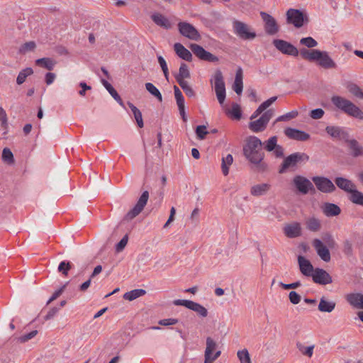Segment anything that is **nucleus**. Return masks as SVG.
I'll return each mask as SVG.
<instances>
[{"mask_svg": "<svg viewBox=\"0 0 363 363\" xmlns=\"http://www.w3.org/2000/svg\"><path fill=\"white\" fill-rule=\"evenodd\" d=\"M284 133L288 138L300 141L307 140L310 138L306 132L291 128H286Z\"/></svg>", "mask_w": 363, "mask_h": 363, "instance_id": "obj_23", "label": "nucleus"}, {"mask_svg": "<svg viewBox=\"0 0 363 363\" xmlns=\"http://www.w3.org/2000/svg\"><path fill=\"white\" fill-rule=\"evenodd\" d=\"M146 294V291L142 289H137L126 292L123 295V298L129 301H132L140 296H144Z\"/></svg>", "mask_w": 363, "mask_h": 363, "instance_id": "obj_34", "label": "nucleus"}, {"mask_svg": "<svg viewBox=\"0 0 363 363\" xmlns=\"http://www.w3.org/2000/svg\"><path fill=\"white\" fill-rule=\"evenodd\" d=\"M0 122L1 127L6 130L8 128V118L5 110L2 107H0Z\"/></svg>", "mask_w": 363, "mask_h": 363, "instance_id": "obj_57", "label": "nucleus"}, {"mask_svg": "<svg viewBox=\"0 0 363 363\" xmlns=\"http://www.w3.org/2000/svg\"><path fill=\"white\" fill-rule=\"evenodd\" d=\"M190 77V72L188 66L182 63L179 67V74L176 77L177 82L180 84V82H186L185 79Z\"/></svg>", "mask_w": 363, "mask_h": 363, "instance_id": "obj_37", "label": "nucleus"}, {"mask_svg": "<svg viewBox=\"0 0 363 363\" xmlns=\"http://www.w3.org/2000/svg\"><path fill=\"white\" fill-rule=\"evenodd\" d=\"M179 33L184 37L194 41H199L201 39L198 30L191 23L182 21L178 23Z\"/></svg>", "mask_w": 363, "mask_h": 363, "instance_id": "obj_7", "label": "nucleus"}, {"mask_svg": "<svg viewBox=\"0 0 363 363\" xmlns=\"http://www.w3.org/2000/svg\"><path fill=\"white\" fill-rule=\"evenodd\" d=\"M1 157L3 161L9 164H12L14 162L13 155L8 147H5L3 150Z\"/></svg>", "mask_w": 363, "mask_h": 363, "instance_id": "obj_46", "label": "nucleus"}, {"mask_svg": "<svg viewBox=\"0 0 363 363\" xmlns=\"http://www.w3.org/2000/svg\"><path fill=\"white\" fill-rule=\"evenodd\" d=\"M231 116L236 120H240L242 116L241 109L238 104H235L232 106L231 110L229 111Z\"/></svg>", "mask_w": 363, "mask_h": 363, "instance_id": "obj_54", "label": "nucleus"}, {"mask_svg": "<svg viewBox=\"0 0 363 363\" xmlns=\"http://www.w3.org/2000/svg\"><path fill=\"white\" fill-rule=\"evenodd\" d=\"M286 18L287 22L293 24L296 28L302 27L304 23V15L298 9H289L286 12Z\"/></svg>", "mask_w": 363, "mask_h": 363, "instance_id": "obj_13", "label": "nucleus"}, {"mask_svg": "<svg viewBox=\"0 0 363 363\" xmlns=\"http://www.w3.org/2000/svg\"><path fill=\"white\" fill-rule=\"evenodd\" d=\"M233 90L237 94H240L242 91L243 84H242V70L240 67L238 69L235 74L234 84L233 86Z\"/></svg>", "mask_w": 363, "mask_h": 363, "instance_id": "obj_32", "label": "nucleus"}, {"mask_svg": "<svg viewBox=\"0 0 363 363\" xmlns=\"http://www.w3.org/2000/svg\"><path fill=\"white\" fill-rule=\"evenodd\" d=\"M273 45L283 54L294 57L300 54L303 59L310 62H316L320 67L324 69H336L337 67V63L326 51L317 49L308 50L306 48H301L298 50L290 43L279 39L274 40Z\"/></svg>", "mask_w": 363, "mask_h": 363, "instance_id": "obj_1", "label": "nucleus"}, {"mask_svg": "<svg viewBox=\"0 0 363 363\" xmlns=\"http://www.w3.org/2000/svg\"><path fill=\"white\" fill-rule=\"evenodd\" d=\"M101 83L104 86L106 89L108 91V93L111 95V96L121 105H123V101L121 96L118 95V94L112 86V85L105 79H101Z\"/></svg>", "mask_w": 363, "mask_h": 363, "instance_id": "obj_38", "label": "nucleus"}, {"mask_svg": "<svg viewBox=\"0 0 363 363\" xmlns=\"http://www.w3.org/2000/svg\"><path fill=\"white\" fill-rule=\"evenodd\" d=\"M301 284L300 281H296L291 284H284L282 282H279V286L284 289H297L301 286Z\"/></svg>", "mask_w": 363, "mask_h": 363, "instance_id": "obj_62", "label": "nucleus"}, {"mask_svg": "<svg viewBox=\"0 0 363 363\" xmlns=\"http://www.w3.org/2000/svg\"><path fill=\"white\" fill-rule=\"evenodd\" d=\"M323 240L329 248H334L336 246L334 238L329 233H326L323 236Z\"/></svg>", "mask_w": 363, "mask_h": 363, "instance_id": "obj_56", "label": "nucleus"}, {"mask_svg": "<svg viewBox=\"0 0 363 363\" xmlns=\"http://www.w3.org/2000/svg\"><path fill=\"white\" fill-rule=\"evenodd\" d=\"M306 226L310 231L317 232L321 228V223L319 219L315 217H311L306 220Z\"/></svg>", "mask_w": 363, "mask_h": 363, "instance_id": "obj_35", "label": "nucleus"}, {"mask_svg": "<svg viewBox=\"0 0 363 363\" xmlns=\"http://www.w3.org/2000/svg\"><path fill=\"white\" fill-rule=\"evenodd\" d=\"M299 43L308 48H313L318 45V42L312 37L302 38Z\"/></svg>", "mask_w": 363, "mask_h": 363, "instance_id": "obj_47", "label": "nucleus"}, {"mask_svg": "<svg viewBox=\"0 0 363 363\" xmlns=\"http://www.w3.org/2000/svg\"><path fill=\"white\" fill-rule=\"evenodd\" d=\"M274 111L273 109L267 110L259 118L254 121H251L249 123L250 129L255 133L263 131L265 130L269 121L274 116Z\"/></svg>", "mask_w": 363, "mask_h": 363, "instance_id": "obj_6", "label": "nucleus"}, {"mask_svg": "<svg viewBox=\"0 0 363 363\" xmlns=\"http://www.w3.org/2000/svg\"><path fill=\"white\" fill-rule=\"evenodd\" d=\"M151 18L153 22L158 26L162 27L165 29H169L172 27V24L169 19L160 13H153L151 16Z\"/></svg>", "mask_w": 363, "mask_h": 363, "instance_id": "obj_27", "label": "nucleus"}, {"mask_svg": "<svg viewBox=\"0 0 363 363\" xmlns=\"http://www.w3.org/2000/svg\"><path fill=\"white\" fill-rule=\"evenodd\" d=\"M292 184L299 193L303 195L314 190L313 183L303 176L296 175L292 179Z\"/></svg>", "mask_w": 363, "mask_h": 363, "instance_id": "obj_11", "label": "nucleus"}, {"mask_svg": "<svg viewBox=\"0 0 363 363\" xmlns=\"http://www.w3.org/2000/svg\"><path fill=\"white\" fill-rule=\"evenodd\" d=\"M301 226L299 223L294 222L287 224L284 228L285 235L290 238H297L301 235Z\"/></svg>", "mask_w": 363, "mask_h": 363, "instance_id": "obj_20", "label": "nucleus"}, {"mask_svg": "<svg viewBox=\"0 0 363 363\" xmlns=\"http://www.w3.org/2000/svg\"><path fill=\"white\" fill-rule=\"evenodd\" d=\"M296 347L299 350V352L305 356H307L308 357H311L313 354V350L315 348V345H312L310 346H305L301 342L296 343Z\"/></svg>", "mask_w": 363, "mask_h": 363, "instance_id": "obj_43", "label": "nucleus"}, {"mask_svg": "<svg viewBox=\"0 0 363 363\" xmlns=\"http://www.w3.org/2000/svg\"><path fill=\"white\" fill-rule=\"evenodd\" d=\"M323 213L328 217L338 216L340 212V208L334 203H325L322 207Z\"/></svg>", "mask_w": 363, "mask_h": 363, "instance_id": "obj_29", "label": "nucleus"}, {"mask_svg": "<svg viewBox=\"0 0 363 363\" xmlns=\"http://www.w3.org/2000/svg\"><path fill=\"white\" fill-rule=\"evenodd\" d=\"M277 145V138L276 136L271 137L267 141H266L265 149L268 152L273 151Z\"/></svg>", "mask_w": 363, "mask_h": 363, "instance_id": "obj_50", "label": "nucleus"}, {"mask_svg": "<svg viewBox=\"0 0 363 363\" xmlns=\"http://www.w3.org/2000/svg\"><path fill=\"white\" fill-rule=\"evenodd\" d=\"M233 162V157L230 154H228L225 157L222 158L221 168L222 172L225 176L228 174L229 167L232 164Z\"/></svg>", "mask_w": 363, "mask_h": 363, "instance_id": "obj_41", "label": "nucleus"}, {"mask_svg": "<svg viewBox=\"0 0 363 363\" xmlns=\"http://www.w3.org/2000/svg\"><path fill=\"white\" fill-rule=\"evenodd\" d=\"M335 182L338 188L349 194L357 187L351 180L344 177H336Z\"/></svg>", "mask_w": 363, "mask_h": 363, "instance_id": "obj_24", "label": "nucleus"}, {"mask_svg": "<svg viewBox=\"0 0 363 363\" xmlns=\"http://www.w3.org/2000/svg\"><path fill=\"white\" fill-rule=\"evenodd\" d=\"M260 16L264 22V29L267 33L274 35L279 31V26L276 20L269 14L262 11Z\"/></svg>", "mask_w": 363, "mask_h": 363, "instance_id": "obj_14", "label": "nucleus"}, {"mask_svg": "<svg viewBox=\"0 0 363 363\" xmlns=\"http://www.w3.org/2000/svg\"><path fill=\"white\" fill-rule=\"evenodd\" d=\"M157 60H158V62L161 67V69L164 73V75L166 79L168 80L169 79V70H168L167 64L165 60L161 55L157 57Z\"/></svg>", "mask_w": 363, "mask_h": 363, "instance_id": "obj_52", "label": "nucleus"}, {"mask_svg": "<svg viewBox=\"0 0 363 363\" xmlns=\"http://www.w3.org/2000/svg\"><path fill=\"white\" fill-rule=\"evenodd\" d=\"M56 64L57 62L50 57H43L35 60V65L48 70H52Z\"/></svg>", "mask_w": 363, "mask_h": 363, "instance_id": "obj_33", "label": "nucleus"}, {"mask_svg": "<svg viewBox=\"0 0 363 363\" xmlns=\"http://www.w3.org/2000/svg\"><path fill=\"white\" fill-rule=\"evenodd\" d=\"M233 29L235 33L243 40H253L256 37V33L252 28L242 21H235Z\"/></svg>", "mask_w": 363, "mask_h": 363, "instance_id": "obj_8", "label": "nucleus"}, {"mask_svg": "<svg viewBox=\"0 0 363 363\" xmlns=\"http://www.w3.org/2000/svg\"><path fill=\"white\" fill-rule=\"evenodd\" d=\"M315 283L326 285L333 282L331 276L324 269L316 268L312 274Z\"/></svg>", "mask_w": 363, "mask_h": 363, "instance_id": "obj_17", "label": "nucleus"}, {"mask_svg": "<svg viewBox=\"0 0 363 363\" xmlns=\"http://www.w3.org/2000/svg\"><path fill=\"white\" fill-rule=\"evenodd\" d=\"M196 133L199 139L203 140L208 134L206 127L205 125H199L196 127Z\"/></svg>", "mask_w": 363, "mask_h": 363, "instance_id": "obj_58", "label": "nucleus"}, {"mask_svg": "<svg viewBox=\"0 0 363 363\" xmlns=\"http://www.w3.org/2000/svg\"><path fill=\"white\" fill-rule=\"evenodd\" d=\"M348 199L354 204L363 206V193L358 191L357 187L349 194Z\"/></svg>", "mask_w": 363, "mask_h": 363, "instance_id": "obj_36", "label": "nucleus"}, {"mask_svg": "<svg viewBox=\"0 0 363 363\" xmlns=\"http://www.w3.org/2000/svg\"><path fill=\"white\" fill-rule=\"evenodd\" d=\"M237 357L240 363H252L250 353L247 349H242L237 352Z\"/></svg>", "mask_w": 363, "mask_h": 363, "instance_id": "obj_45", "label": "nucleus"}, {"mask_svg": "<svg viewBox=\"0 0 363 363\" xmlns=\"http://www.w3.org/2000/svg\"><path fill=\"white\" fill-rule=\"evenodd\" d=\"M326 133L333 138L345 140L348 137V133L340 126L328 125L325 128Z\"/></svg>", "mask_w": 363, "mask_h": 363, "instance_id": "obj_19", "label": "nucleus"}, {"mask_svg": "<svg viewBox=\"0 0 363 363\" xmlns=\"http://www.w3.org/2000/svg\"><path fill=\"white\" fill-rule=\"evenodd\" d=\"M325 112L322 108H315L311 111L310 116L313 119H320L323 118Z\"/></svg>", "mask_w": 363, "mask_h": 363, "instance_id": "obj_60", "label": "nucleus"}, {"mask_svg": "<svg viewBox=\"0 0 363 363\" xmlns=\"http://www.w3.org/2000/svg\"><path fill=\"white\" fill-rule=\"evenodd\" d=\"M347 303L354 308L363 310V294L360 293H350L346 295Z\"/></svg>", "mask_w": 363, "mask_h": 363, "instance_id": "obj_21", "label": "nucleus"}, {"mask_svg": "<svg viewBox=\"0 0 363 363\" xmlns=\"http://www.w3.org/2000/svg\"><path fill=\"white\" fill-rule=\"evenodd\" d=\"M298 263L300 271L304 276H312L315 269L308 259L301 255H299L298 257Z\"/></svg>", "mask_w": 363, "mask_h": 363, "instance_id": "obj_22", "label": "nucleus"}, {"mask_svg": "<svg viewBox=\"0 0 363 363\" xmlns=\"http://www.w3.org/2000/svg\"><path fill=\"white\" fill-rule=\"evenodd\" d=\"M298 113L297 111H296V110L292 111L289 112V113H286L284 115L279 116L276 119V122L283 121H288V120H290V119L295 118L298 116Z\"/></svg>", "mask_w": 363, "mask_h": 363, "instance_id": "obj_55", "label": "nucleus"}, {"mask_svg": "<svg viewBox=\"0 0 363 363\" xmlns=\"http://www.w3.org/2000/svg\"><path fill=\"white\" fill-rule=\"evenodd\" d=\"M37 334H38V330H33V331H31L30 333H29L28 334L23 335L18 337L17 338V341H18V342H20V343L26 342L28 340H30L32 338H33L34 337H35V335Z\"/></svg>", "mask_w": 363, "mask_h": 363, "instance_id": "obj_53", "label": "nucleus"}, {"mask_svg": "<svg viewBox=\"0 0 363 363\" xmlns=\"http://www.w3.org/2000/svg\"><path fill=\"white\" fill-rule=\"evenodd\" d=\"M271 185L267 183L258 184L252 186L250 189V194L254 196H262L268 193Z\"/></svg>", "mask_w": 363, "mask_h": 363, "instance_id": "obj_26", "label": "nucleus"}, {"mask_svg": "<svg viewBox=\"0 0 363 363\" xmlns=\"http://www.w3.org/2000/svg\"><path fill=\"white\" fill-rule=\"evenodd\" d=\"M128 243V236L125 235L124 236L121 240V241L116 245V250L118 252H121L124 247L126 246Z\"/></svg>", "mask_w": 363, "mask_h": 363, "instance_id": "obj_63", "label": "nucleus"}, {"mask_svg": "<svg viewBox=\"0 0 363 363\" xmlns=\"http://www.w3.org/2000/svg\"><path fill=\"white\" fill-rule=\"evenodd\" d=\"M309 160V156L303 152H295L286 157L279 170L280 174L286 172L289 167H295L298 163L302 162H307Z\"/></svg>", "mask_w": 363, "mask_h": 363, "instance_id": "obj_5", "label": "nucleus"}, {"mask_svg": "<svg viewBox=\"0 0 363 363\" xmlns=\"http://www.w3.org/2000/svg\"><path fill=\"white\" fill-rule=\"evenodd\" d=\"M128 104L133 113L134 118L137 122L138 127L143 128L144 126V123L141 111L132 103H128Z\"/></svg>", "mask_w": 363, "mask_h": 363, "instance_id": "obj_39", "label": "nucleus"}, {"mask_svg": "<svg viewBox=\"0 0 363 363\" xmlns=\"http://www.w3.org/2000/svg\"><path fill=\"white\" fill-rule=\"evenodd\" d=\"M33 74V70L30 67H26L22 69L18 74L16 78V83L18 85L25 82L26 78Z\"/></svg>", "mask_w": 363, "mask_h": 363, "instance_id": "obj_40", "label": "nucleus"}, {"mask_svg": "<svg viewBox=\"0 0 363 363\" xmlns=\"http://www.w3.org/2000/svg\"><path fill=\"white\" fill-rule=\"evenodd\" d=\"M348 91L350 94L358 99H363V91L355 84H352L348 86Z\"/></svg>", "mask_w": 363, "mask_h": 363, "instance_id": "obj_49", "label": "nucleus"}, {"mask_svg": "<svg viewBox=\"0 0 363 363\" xmlns=\"http://www.w3.org/2000/svg\"><path fill=\"white\" fill-rule=\"evenodd\" d=\"M174 306H182L188 309L196 312L202 318H206L208 315L207 309L202 305L190 300L186 299H177L173 301Z\"/></svg>", "mask_w": 363, "mask_h": 363, "instance_id": "obj_10", "label": "nucleus"}, {"mask_svg": "<svg viewBox=\"0 0 363 363\" xmlns=\"http://www.w3.org/2000/svg\"><path fill=\"white\" fill-rule=\"evenodd\" d=\"M36 48V43L34 41H28L22 44L18 50L20 54L25 55L29 52H33Z\"/></svg>", "mask_w": 363, "mask_h": 363, "instance_id": "obj_44", "label": "nucleus"}, {"mask_svg": "<svg viewBox=\"0 0 363 363\" xmlns=\"http://www.w3.org/2000/svg\"><path fill=\"white\" fill-rule=\"evenodd\" d=\"M345 141L347 143L353 157H357L363 155V147L356 140L349 139L348 137Z\"/></svg>", "mask_w": 363, "mask_h": 363, "instance_id": "obj_25", "label": "nucleus"}, {"mask_svg": "<svg viewBox=\"0 0 363 363\" xmlns=\"http://www.w3.org/2000/svg\"><path fill=\"white\" fill-rule=\"evenodd\" d=\"M336 303L333 301H328L323 296L318 304V310L320 312L331 313L335 308Z\"/></svg>", "mask_w": 363, "mask_h": 363, "instance_id": "obj_30", "label": "nucleus"}, {"mask_svg": "<svg viewBox=\"0 0 363 363\" xmlns=\"http://www.w3.org/2000/svg\"><path fill=\"white\" fill-rule=\"evenodd\" d=\"M262 141L256 136L248 137L243 147L245 157L259 171H264L267 167V165L263 162L264 153L262 150Z\"/></svg>", "mask_w": 363, "mask_h": 363, "instance_id": "obj_2", "label": "nucleus"}, {"mask_svg": "<svg viewBox=\"0 0 363 363\" xmlns=\"http://www.w3.org/2000/svg\"><path fill=\"white\" fill-rule=\"evenodd\" d=\"M211 83L214 84V89L217 99L220 105L224 103L225 99V85L222 72L217 69L211 79Z\"/></svg>", "mask_w": 363, "mask_h": 363, "instance_id": "obj_4", "label": "nucleus"}, {"mask_svg": "<svg viewBox=\"0 0 363 363\" xmlns=\"http://www.w3.org/2000/svg\"><path fill=\"white\" fill-rule=\"evenodd\" d=\"M189 48L193 53L201 60L209 62H214L218 60L216 56L205 50L201 45L197 44H191Z\"/></svg>", "mask_w": 363, "mask_h": 363, "instance_id": "obj_16", "label": "nucleus"}, {"mask_svg": "<svg viewBox=\"0 0 363 363\" xmlns=\"http://www.w3.org/2000/svg\"><path fill=\"white\" fill-rule=\"evenodd\" d=\"M149 199V193L145 191L139 198L137 203L130 209L124 217V220L130 221L138 216L146 206Z\"/></svg>", "mask_w": 363, "mask_h": 363, "instance_id": "obj_9", "label": "nucleus"}, {"mask_svg": "<svg viewBox=\"0 0 363 363\" xmlns=\"http://www.w3.org/2000/svg\"><path fill=\"white\" fill-rule=\"evenodd\" d=\"M221 354V351L218 350V345L211 337L206 338V347L204 352V357L215 358L217 359Z\"/></svg>", "mask_w": 363, "mask_h": 363, "instance_id": "obj_18", "label": "nucleus"}, {"mask_svg": "<svg viewBox=\"0 0 363 363\" xmlns=\"http://www.w3.org/2000/svg\"><path fill=\"white\" fill-rule=\"evenodd\" d=\"M331 102L337 110L347 116L363 120V111L350 100L335 95L331 97Z\"/></svg>", "mask_w": 363, "mask_h": 363, "instance_id": "obj_3", "label": "nucleus"}, {"mask_svg": "<svg viewBox=\"0 0 363 363\" xmlns=\"http://www.w3.org/2000/svg\"><path fill=\"white\" fill-rule=\"evenodd\" d=\"M146 90L155 96L160 102L162 101V96L158 89L150 82H147L145 84Z\"/></svg>", "mask_w": 363, "mask_h": 363, "instance_id": "obj_42", "label": "nucleus"}, {"mask_svg": "<svg viewBox=\"0 0 363 363\" xmlns=\"http://www.w3.org/2000/svg\"><path fill=\"white\" fill-rule=\"evenodd\" d=\"M312 244L321 259L326 262L330 260V253L328 247L326 246L322 240L315 238L313 240Z\"/></svg>", "mask_w": 363, "mask_h": 363, "instance_id": "obj_15", "label": "nucleus"}, {"mask_svg": "<svg viewBox=\"0 0 363 363\" xmlns=\"http://www.w3.org/2000/svg\"><path fill=\"white\" fill-rule=\"evenodd\" d=\"M312 181L317 189L323 193H332L336 189L332 181L324 177H313Z\"/></svg>", "mask_w": 363, "mask_h": 363, "instance_id": "obj_12", "label": "nucleus"}, {"mask_svg": "<svg viewBox=\"0 0 363 363\" xmlns=\"http://www.w3.org/2000/svg\"><path fill=\"white\" fill-rule=\"evenodd\" d=\"M176 103L178 106V109L179 111V114L182 118V120L186 122L187 121V117L185 112V102H184V98H180L176 99Z\"/></svg>", "mask_w": 363, "mask_h": 363, "instance_id": "obj_48", "label": "nucleus"}, {"mask_svg": "<svg viewBox=\"0 0 363 363\" xmlns=\"http://www.w3.org/2000/svg\"><path fill=\"white\" fill-rule=\"evenodd\" d=\"M71 269V264L69 262H62L58 266V271L62 272L63 274L67 275L68 271Z\"/></svg>", "mask_w": 363, "mask_h": 363, "instance_id": "obj_61", "label": "nucleus"}, {"mask_svg": "<svg viewBox=\"0 0 363 363\" xmlns=\"http://www.w3.org/2000/svg\"><path fill=\"white\" fill-rule=\"evenodd\" d=\"M277 99V96H272L267 101H264L259 105V106L255 110L250 117V120H253L257 118L264 110L269 107Z\"/></svg>", "mask_w": 363, "mask_h": 363, "instance_id": "obj_31", "label": "nucleus"}, {"mask_svg": "<svg viewBox=\"0 0 363 363\" xmlns=\"http://www.w3.org/2000/svg\"><path fill=\"white\" fill-rule=\"evenodd\" d=\"M174 50L176 54L182 59L186 61H191L192 55L182 44L177 43L174 45Z\"/></svg>", "mask_w": 363, "mask_h": 363, "instance_id": "obj_28", "label": "nucleus"}, {"mask_svg": "<svg viewBox=\"0 0 363 363\" xmlns=\"http://www.w3.org/2000/svg\"><path fill=\"white\" fill-rule=\"evenodd\" d=\"M178 320L174 318H167V319H162L159 321V324L161 325L168 326V325H172L177 323Z\"/></svg>", "mask_w": 363, "mask_h": 363, "instance_id": "obj_64", "label": "nucleus"}, {"mask_svg": "<svg viewBox=\"0 0 363 363\" xmlns=\"http://www.w3.org/2000/svg\"><path fill=\"white\" fill-rule=\"evenodd\" d=\"M289 298L292 304L296 305L301 301V297L294 291H291L289 294Z\"/></svg>", "mask_w": 363, "mask_h": 363, "instance_id": "obj_59", "label": "nucleus"}, {"mask_svg": "<svg viewBox=\"0 0 363 363\" xmlns=\"http://www.w3.org/2000/svg\"><path fill=\"white\" fill-rule=\"evenodd\" d=\"M179 84L188 96H194L195 92L187 82H180V84Z\"/></svg>", "mask_w": 363, "mask_h": 363, "instance_id": "obj_51", "label": "nucleus"}]
</instances>
